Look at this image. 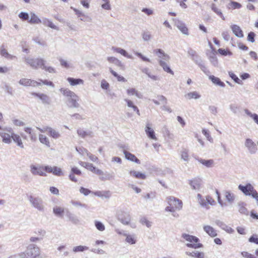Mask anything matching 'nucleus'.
I'll list each match as a JSON object with an SVG mask.
<instances>
[{
  "label": "nucleus",
  "mask_w": 258,
  "mask_h": 258,
  "mask_svg": "<svg viewBox=\"0 0 258 258\" xmlns=\"http://www.w3.org/2000/svg\"><path fill=\"white\" fill-rule=\"evenodd\" d=\"M19 255L21 258H43L39 247L34 244L28 245L26 250Z\"/></svg>",
  "instance_id": "obj_1"
},
{
  "label": "nucleus",
  "mask_w": 258,
  "mask_h": 258,
  "mask_svg": "<svg viewBox=\"0 0 258 258\" xmlns=\"http://www.w3.org/2000/svg\"><path fill=\"white\" fill-rule=\"evenodd\" d=\"M238 188L245 196L251 197L255 200L257 205H258V192L251 183H247L245 185L239 184Z\"/></svg>",
  "instance_id": "obj_2"
},
{
  "label": "nucleus",
  "mask_w": 258,
  "mask_h": 258,
  "mask_svg": "<svg viewBox=\"0 0 258 258\" xmlns=\"http://www.w3.org/2000/svg\"><path fill=\"white\" fill-rule=\"evenodd\" d=\"M168 206L165 208V211L174 213L176 210L179 211L182 208V202L181 200L174 197H169L167 198Z\"/></svg>",
  "instance_id": "obj_3"
},
{
  "label": "nucleus",
  "mask_w": 258,
  "mask_h": 258,
  "mask_svg": "<svg viewBox=\"0 0 258 258\" xmlns=\"http://www.w3.org/2000/svg\"><path fill=\"white\" fill-rule=\"evenodd\" d=\"M181 237L188 242V243L186 244V245L188 247L197 249L203 247V244L202 243H198L200 240L196 236L186 233H183L181 235Z\"/></svg>",
  "instance_id": "obj_4"
},
{
  "label": "nucleus",
  "mask_w": 258,
  "mask_h": 258,
  "mask_svg": "<svg viewBox=\"0 0 258 258\" xmlns=\"http://www.w3.org/2000/svg\"><path fill=\"white\" fill-rule=\"evenodd\" d=\"M28 199L31 205L33 208L40 212H43L44 211L45 207L43 204V202L41 198L30 196Z\"/></svg>",
  "instance_id": "obj_5"
},
{
  "label": "nucleus",
  "mask_w": 258,
  "mask_h": 258,
  "mask_svg": "<svg viewBox=\"0 0 258 258\" xmlns=\"http://www.w3.org/2000/svg\"><path fill=\"white\" fill-rule=\"evenodd\" d=\"M24 59L25 62L34 69H38V68H40L41 66L43 65L44 61V59L40 58H33L25 57Z\"/></svg>",
  "instance_id": "obj_6"
},
{
  "label": "nucleus",
  "mask_w": 258,
  "mask_h": 258,
  "mask_svg": "<svg viewBox=\"0 0 258 258\" xmlns=\"http://www.w3.org/2000/svg\"><path fill=\"white\" fill-rule=\"evenodd\" d=\"M191 59L200 68L201 70L206 75H209L210 74V71L205 65L202 59L197 54L191 58Z\"/></svg>",
  "instance_id": "obj_7"
},
{
  "label": "nucleus",
  "mask_w": 258,
  "mask_h": 258,
  "mask_svg": "<svg viewBox=\"0 0 258 258\" xmlns=\"http://www.w3.org/2000/svg\"><path fill=\"white\" fill-rule=\"evenodd\" d=\"M118 220L124 225L129 224L131 216L128 212L124 211H119L117 213Z\"/></svg>",
  "instance_id": "obj_8"
},
{
  "label": "nucleus",
  "mask_w": 258,
  "mask_h": 258,
  "mask_svg": "<svg viewBox=\"0 0 258 258\" xmlns=\"http://www.w3.org/2000/svg\"><path fill=\"white\" fill-rule=\"evenodd\" d=\"M244 146L247 148L248 152L251 154H254L257 151V149L256 144L250 139H246Z\"/></svg>",
  "instance_id": "obj_9"
},
{
  "label": "nucleus",
  "mask_w": 258,
  "mask_h": 258,
  "mask_svg": "<svg viewBox=\"0 0 258 258\" xmlns=\"http://www.w3.org/2000/svg\"><path fill=\"white\" fill-rule=\"evenodd\" d=\"M5 130H6L8 133L11 134L12 139L13 140L14 142L17 143L18 146L21 148H24V145L19 135L14 133L11 127H6Z\"/></svg>",
  "instance_id": "obj_10"
},
{
  "label": "nucleus",
  "mask_w": 258,
  "mask_h": 258,
  "mask_svg": "<svg viewBox=\"0 0 258 258\" xmlns=\"http://www.w3.org/2000/svg\"><path fill=\"white\" fill-rule=\"evenodd\" d=\"M19 83L20 85L25 87H36L41 86V83L33 80L28 79L26 78H22L20 79L19 81Z\"/></svg>",
  "instance_id": "obj_11"
},
{
  "label": "nucleus",
  "mask_w": 258,
  "mask_h": 258,
  "mask_svg": "<svg viewBox=\"0 0 258 258\" xmlns=\"http://www.w3.org/2000/svg\"><path fill=\"white\" fill-rule=\"evenodd\" d=\"M30 172L33 175H39L41 176H46V174L43 170V166H35L34 165H31Z\"/></svg>",
  "instance_id": "obj_12"
},
{
  "label": "nucleus",
  "mask_w": 258,
  "mask_h": 258,
  "mask_svg": "<svg viewBox=\"0 0 258 258\" xmlns=\"http://www.w3.org/2000/svg\"><path fill=\"white\" fill-rule=\"evenodd\" d=\"M74 11L75 14L78 16V17L80 18V20L84 22H91L92 21V18L85 14L84 13H83L81 11H80L76 8H74L73 7L71 8Z\"/></svg>",
  "instance_id": "obj_13"
},
{
  "label": "nucleus",
  "mask_w": 258,
  "mask_h": 258,
  "mask_svg": "<svg viewBox=\"0 0 258 258\" xmlns=\"http://www.w3.org/2000/svg\"><path fill=\"white\" fill-rule=\"evenodd\" d=\"M145 131L147 137L152 140H157V138L156 137L155 133L154 130L152 128V124L149 123H146V126L145 127Z\"/></svg>",
  "instance_id": "obj_14"
},
{
  "label": "nucleus",
  "mask_w": 258,
  "mask_h": 258,
  "mask_svg": "<svg viewBox=\"0 0 258 258\" xmlns=\"http://www.w3.org/2000/svg\"><path fill=\"white\" fill-rule=\"evenodd\" d=\"M202 179L199 177H195L188 180V183L194 190H199L201 187Z\"/></svg>",
  "instance_id": "obj_15"
},
{
  "label": "nucleus",
  "mask_w": 258,
  "mask_h": 258,
  "mask_svg": "<svg viewBox=\"0 0 258 258\" xmlns=\"http://www.w3.org/2000/svg\"><path fill=\"white\" fill-rule=\"evenodd\" d=\"M175 25L181 31V32L186 35H188V30L185 24L179 20H175Z\"/></svg>",
  "instance_id": "obj_16"
},
{
  "label": "nucleus",
  "mask_w": 258,
  "mask_h": 258,
  "mask_svg": "<svg viewBox=\"0 0 258 258\" xmlns=\"http://www.w3.org/2000/svg\"><path fill=\"white\" fill-rule=\"evenodd\" d=\"M32 95L34 96L38 97L42 101V103L49 105L51 103L50 97L43 93H32Z\"/></svg>",
  "instance_id": "obj_17"
},
{
  "label": "nucleus",
  "mask_w": 258,
  "mask_h": 258,
  "mask_svg": "<svg viewBox=\"0 0 258 258\" xmlns=\"http://www.w3.org/2000/svg\"><path fill=\"white\" fill-rule=\"evenodd\" d=\"M79 100L78 96L76 94L75 97H72L68 98L67 105L69 108H78L80 106L78 103Z\"/></svg>",
  "instance_id": "obj_18"
},
{
  "label": "nucleus",
  "mask_w": 258,
  "mask_h": 258,
  "mask_svg": "<svg viewBox=\"0 0 258 258\" xmlns=\"http://www.w3.org/2000/svg\"><path fill=\"white\" fill-rule=\"evenodd\" d=\"M209 44H210L211 48H212V51L209 55V60H210L211 63L214 66L217 67V66H218V61L217 57L216 55V51H215V50L213 48L212 45L210 42H209Z\"/></svg>",
  "instance_id": "obj_19"
},
{
  "label": "nucleus",
  "mask_w": 258,
  "mask_h": 258,
  "mask_svg": "<svg viewBox=\"0 0 258 258\" xmlns=\"http://www.w3.org/2000/svg\"><path fill=\"white\" fill-rule=\"evenodd\" d=\"M154 52L157 55L160 59L165 61H169L170 57L168 54L165 53L161 49H157L154 50Z\"/></svg>",
  "instance_id": "obj_20"
},
{
  "label": "nucleus",
  "mask_w": 258,
  "mask_h": 258,
  "mask_svg": "<svg viewBox=\"0 0 258 258\" xmlns=\"http://www.w3.org/2000/svg\"><path fill=\"white\" fill-rule=\"evenodd\" d=\"M123 153L127 160L134 162L137 164H140V161L134 154L130 153L125 149H123Z\"/></svg>",
  "instance_id": "obj_21"
},
{
  "label": "nucleus",
  "mask_w": 258,
  "mask_h": 258,
  "mask_svg": "<svg viewBox=\"0 0 258 258\" xmlns=\"http://www.w3.org/2000/svg\"><path fill=\"white\" fill-rule=\"evenodd\" d=\"M231 30L234 35L239 38L243 37V31L240 27L237 25H232L231 26Z\"/></svg>",
  "instance_id": "obj_22"
},
{
  "label": "nucleus",
  "mask_w": 258,
  "mask_h": 258,
  "mask_svg": "<svg viewBox=\"0 0 258 258\" xmlns=\"http://www.w3.org/2000/svg\"><path fill=\"white\" fill-rule=\"evenodd\" d=\"M203 229L210 236L212 237H216L217 235V231L213 227L209 225H205L203 227Z\"/></svg>",
  "instance_id": "obj_23"
},
{
  "label": "nucleus",
  "mask_w": 258,
  "mask_h": 258,
  "mask_svg": "<svg viewBox=\"0 0 258 258\" xmlns=\"http://www.w3.org/2000/svg\"><path fill=\"white\" fill-rule=\"evenodd\" d=\"M0 54L4 57L11 60L16 57V56L10 54L5 48L3 45L0 47Z\"/></svg>",
  "instance_id": "obj_24"
},
{
  "label": "nucleus",
  "mask_w": 258,
  "mask_h": 258,
  "mask_svg": "<svg viewBox=\"0 0 258 258\" xmlns=\"http://www.w3.org/2000/svg\"><path fill=\"white\" fill-rule=\"evenodd\" d=\"M166 61L163 60L162 59H159L158 62L159 65L163 68V70L168 73L171 75L174 74V72L172 71V70L170 69L169 66L167 64V63L166 62Z\"/></svg>",
  "instance_id": "obj_25"
},
{
  "label": "nucleus",
  "mask_w": 258,
  "mask_h": 258,
  "mask_svg": "<svg viewBox=\"0 0 258 258\" xmlns=\"http://www.w3.org/2000/svg\"><path fill=\"white\" fill-rule=\"evenodd\" d=\"M107 59L109 62L113 63L115 66L120 67L121 69H123L124 68V66L123 63H122L121 61L117 58L113 56H110L108 57Z\"/></svg>",
  "instance_id": "obj_26"
},
{
  "label": "nucleus",
  "mask_w": 258,
  "mask_h": 258,
  "mask_svg": "<svg viewBox=\"0 0 258 258\" xmlns=\"http://www.w3.org/2000/svg\"><path fill=\"white\" fill-rule=\"evenodd\" d=\"M209 79L212 82L213 84L217 86H219L221 87H224L225 85L224 82L221 81V80L213 75H208Z\"/></svg>",
  "instance_id": "obj_27"
},
{
  "label": "nucleus",
  "mask_w": 258,
  "mask_h": 258,
  "mask_svg": "<svg viewBox=\"0 0 258 258\" xmlns=\"http://www.w3.org/2000/svg\"><path fill=\"white\" fill-rule=\"evenodd\" d=\"M66 216L68 218L69 220L74 224L77 225L79 223V220L78 217L69 211H67Z\"/></svg>",
  "instance_id": "obj_28"
},
{
  "label": "nucleus",
  "mask_w": 258,
  "mask_h": 258,
  "mask_svg": "<svg viewBox=\"0 0 258 258\" xmlns=\"http://www.w3.org/2000/svg\"><path fill=\"white\" fill-rule=\"evenodd\" d=\"M0 136L3 139V142L6 144H10L11 142V134L7 133L3 131L0 132Z\"/></svg>",
  "instance_id": "obj_29"
},
{
  "label": "nucleus",
  "mask_w": 258,
  "mask_h": 258,
  "mask_svg": "<svg viewBox=\"0 0 258 258\" xmlns=\"http://www.w3.org/2000/svg\"><path fill=\"white\" fill-rule=\"evenodd\" d=\"M77 134L82 138H85L86 137H92L93 132L91 131H84L82 128H79L77 130Z\"/></svg>",
  "instance_id": "obj_30"
},
{
  "label": "nucleus",
  "mask_w": 258,
  "mask_h": 258,
  "mask_svg": "<svg viewBox=\"0 0 258 258\" xmlns=\"http://www.w3.org/2000/svg\"><path fill=\"white\" fill-rule=\"evenodd\" d=\"M184 97L188 100H190L191 99H198L201 98V95L197 91H194L185 94Z\"/></svg>",
  "instance_id": "obj_31"
},
{
  "label": "nucleus",
  "mask_w": 258,
  "mask_h": 258,
  "mask_svg": "<svg viewBox=\"0 0 258 258\" xmlns=\"http://www.w3.org/2000/svg\"><path fill=\"white\" fill-rule=\"evenodd\" d=\"M30 15V19H29L28 23L30 24L41 23V20L34 13L31 12Z\"/></svg>",
  "instance_id": "obj_32"
},
{
  "label": "nucleus",
  "mask_w": 258,
  "mask_h": 258,
  "mask_svg": "<svg viewBox=\"0 0 258 258\" xmlns=\"http://www.w3.org/2000/svg\"><path fill=\"white\" fill-rule=\"evenodd\" d=\"M67 81L72 86H76L77 85H83L84 81L81 79H75L71 77L67 78Z\"/></svg>",
  "instance_id": "obj_33"
},
{
  "label": "nucleus",
  "mask_w": 258,
  "mask_h": 258,
  "mask_svg": "<svg viewBox=\"0 0 258 258\" xmlns=\"http://www.w3.org/2000/svg\"><path fill=\"white\" fill-rule=\"evenodd\" d=\"M59 91L63 96L68 97V98L76 96V94L69 89L61 88L59 89Z\"/></svg>",
  "instance_id": "obj_34"
},
{
  "label": "nucleus",
  "mask_w": 258,
  "mask_h": 258,
  "mask_svg": "<svg viewBox=\"0 0 258 258\" xmlns=\"http://www.w3.org/2000/svg\"><path fill=\"white\" fill-rule=\"evenodd\" d=\"M129 173L131 176H132L137 179H145L146 178V176L144 173L139 171L131 170Z\"/></svg>",
  "instance_id": "obj_35"
},
{
  "label": "nucleus",
  "mask_w": 258,
  "mask_h": 258,
  "mask_svg": "<svg viewBox=\"0 0 258 258\" xmlns=\"http://www.w3.org/2000/svg\"><path fill=\"white\" fill-rule=\"evenodd\" d=\"M41 23L46 26H48L52 29L58 30V28L55 26L50 20L47 18H43L41 20Z\"/></svg>",
  "instance_id": "obj_36"
},
{
  "label": "nucleus",
  "mask_w": 258,
  "mask_h": 258,
  "mask_svg": "<svg viewBox=\"0 0 258 258\" xmlns=\"http://www.w3.org/2000/svg\"><path fill=\"white\" fill-rule=\"evenodd\" d=\"M112 49L113 50L116 52L121 54L123 56L128 58H132V56L130 54H128V53L123 49L120 47H112Z\"/></svg>",
  "instance_id": "obj_37"
},
{
  "label": "nucleus",
  "mask_w": 258,
  "mask_h": 258,
  "mask_svg": "<svg viewBox=\"0 0 258 258\" xmlns=\"http://www.w3.org/2000/svg\"><path fill=\"white\" fill-rule=\"evenodd\" d=\"M124 100L127 103V106L128 107L132 108L133 109V110L134 111H135L138 115H140L139 109H138V108L137 106L134 105V104L132 101L128 99H124Z\"/></svg>",
  "instance_id": "obj_38"
},
{
  "label": "nucleus",
  "mask_w": 258,
  "mask_h": 258,
  "mask_svg": "<svg viewBox=\"0 0 258 258\" xmlns=\"http://www.w3.org/2000/svg\"><path fill=\"white\" fill-rule=\"evenodd\" d=\"M246 205V204L243 202H239L238 203V206L239 207L238 211L241 214L247 215L248 214V212L247 209L245 207Z\"/></svg>",
  "instance_id": "obj_39"
},
{
  "label": "nucleus",
  "mask_w": 258,
  "mask_h": 258,
  "mask_svg": "<svg viewBox=\"0 0 258 258\" xmlns=\"http://www.w3.org/2000/svg\"><path fill=\"white\" fill-rule=\"evenodd\" d=\"M197 160L201 164L207 167H211L214 164V160L212 159L205 160L203 159H197Z\"/></svg>",
  "instance_id": "obj_40"
},
{
  "label": "nucleus",
  "mask_w": 258,
  "mask_h": 258,
  "mask_svg": "<svg viewBox=\"0 0 258 258\" xmlns=\"http://www.w3.org/2000/svg\"><path fill=\"white\" fill-rule=\"evenodd\" d=\"M64 212V208L56 206L53 209V213L58 217H62Z\"/></svg>",
  "instance_id": "obj_41"
},
{
  "label": "nucleus",
  "mask_w": 258,
  "mask_h": 258,
  "mask_svg": "<svg viewBox=\"0 0 258 258\" xmlns=\"http://www.w3.org/2000/svg\"><path fill=\"white\" fill-rule=\"evenodd\" d=\"M211 8L212 10L217 15H218L220 18L223 20H225V17L223 16L221 11L220 9L218 8L215 4H212L211 6Z\"/></svg>",
  "instance_id": "obj_42"
},
{
  "label": "nucleus",
  "mask_w": 258,
  "mask_h": 258,
  "mask_svg": "<svg viewBox=\"0 0 258 258\" xmlns=\"http://www.w3.org/2000/svg\"><path fill=\"white\" fill-rule=\"evenodd\" d=\"M186 254L188 256L196 258H204L205 256L203 252L197 251H194L191 252L187 251L186 252Z\"/></svg>",
  "instance_id": "obj_43"
},
{
  "label": "nucleus",
  "mask_w": 258,
  "mask_h": 258,
  "mask_svg": "<svg viewBox=\"0 0 258 258\" xmlns=\"http://www.w3.org/2000/svg\"><path fill=\"white\" fill-rule=\"evenodd\" d=\"M181 159L186 163H188L189 160L188 151L186 149H183L180 152Z\"/></svg>",
  "instance_id": "obj_44"
},
{
  "label": "nucleus",
  "mask_w": 258,
  "mask_h": 258,
  "mask_svg": "<svg viewBox=\"0 0 258 258\" xmlns=\"http://www.w3.org/2000/svg\"><path fill=\"white\" fill-rule=\"evenodd\" d=\"M48 135L54 139H57L60 137V133L57 131L52 128V127L49 128Z\"/></svg>",
  "instance_id": "obj_45"
},
{
  "label": "nucleus",
  "mask_w": 258,
  "mask_h": 258,
  "mask_svg": "<svg viewBox=\"0 0 258 258\" xmlns=\"http://www.w3.org/2000/svg\"><path fill=\"white\" fill-rule=\"evenodd\" d=\"M241 7L242 6L240 3L234 1H231L227 6L228 9H239L241 8Z\"/></svg>",
  "instance_id": "obj_46"
},
{
  "label": "nucleus",
  "mask_w": 258,
  "mask_h": 258,
  "mask_svg": "<svg viewBox=\"0 0 258 258\" xmlns=\"http://www.w3.org/2000/svg\"><path fill=\"white\" fill-rule=\"evenodd\" d=\"M229 108L234 114H237L240 112V107L236 103H231L229 105Z\"/></svg>",
  "instance_id": "obj_47"
},
{
  "label": "nucleus",
  "mask_w": 258,
  "mask_h": 258,
  "mask_svg": "<svg viewBox=\"0 0 258 258\" xmlns=\"http://www.w3.org/2000/svg\"><path fill=\"white\" fill-rule=\"evenodd\" d=\"M244 112L245 114H246L248 116L250 117L253 121L258 124V115L256 113H251L249 110L247 109H244Z\"/></svg>",
  "instance_id": "obj_48"
},
{
  "label": "nucleus",
  "mask_w": 258,
  "mask_h": 258,
  "mask_svg": "<svg viewBox=\"0 0 258 258\" xmlns=\"http://www.w3.org/2000/svg\"><path fill=\"white\" fill-rule=\"evenodd\" d=\"M39 139L40 142L43 144L47 146V147H50V142L49 139L47 137H46L45 135L42 134H40L39 135Z\"/></svg>",
  "instance_id": "obj_49"
},
{
  "label": "nucleus",
  "mask_w": 258,
  "mask_h": 258,
  "mask_svg": "<svg viewBox=\"0 0 258 258\" xmlns=\"http://www.w3.org/2000/svg\"><path fill=\"white\" fill-rule=\"evenodd\" d=\"M225 198H226L227 201L229 203H231L233 202V201L235 200V196H234V195L232 194V193H231L229 191H225Z\"/></svg>",
  "instance_id": "obj_50"
},
{
  "label": "nucleus",
  "mask_w": 258,
  "mask_h": 258,
  "mask_svg": "<svg viewBox=\"0 0 258 258\" xmlns=\"http://www.w3.org/2000/svg\"><path fill=\"white\" fill-rule=\"evenodd\" d=\"M89 247L86 246L79 245L74 247L73 250L75 252H82L88 250Z\"/></svg>",
  "instance_id": "obj_51"
},
{
  "label": "nucleus",
  "mask_w": 258,
  "mask_h": 258,
  "mask_svg": "<svg viewBox=\"0 0 258 258\" xmlns=\"http://www.w3.org/2000/svg\"><path fill=\"white\" fill-rule=\"evenodd\" d=\"M45 61L44 60L43 65L41 66V69L43 70H45L46 71L50 73H55V69L51 67H46L45 66Z\"/></svg>",
  "instance_id": "obj_52"
},
{
  "label": "nucleus",
  "mask_w": 258,
  "mask_h": 258,
  "mask_svg": "<svg viewBox=\"0 0 258 258\" xmlns=\"http://www.w3.org/2000/svg\"><path fill=\"white\" fill-rule=\"evenodd\" d=\"M197 198L198 200V202L199 204L202 206V207H206L207 206V203L206 201V199H204L202 198V196L200 194H198L197 195Z\"/></svg>",
  "instance_id": "obj_53"
},
{
  "label": "nucleus",
  "mask_w": 258,
  "mask_h": 258,
  "mask_svg": "<svg viewBox=\"0 0 258 258\" xmlns=\"http://www.w3.org/2000/svg\"><path fill=\"white\" fill-rule=\"evenodd\" d=\"M35 234L42 240L46 234V231L44 229H38L34 232Z\"/></svg>",
  "instance_id": "obj_54"
},
{
  "label": "nucleus",
  "mask_w": 258,
  "mask_h": 258,
  "mask_svg": "<svg viewBox=\"0 0 258 258\" xmlns=\"http://www.w3.org/2000/svg\"><path fill=\"white\" fill-rule=\"evenodd\" d=\"M229 75L235 83L240 85L242 84V81L240 80L233 73L229 72Z\"/></svg>",
  "instance_id": "obj_55"
},
{
  "label": "nucleus",
  "mask_w": 258,
  "mask_h": 258,
  "mask_svg": "<svg viewBox=\"0 0 258 258\" xmlns=\"http://www.w3.org/2000/svg\"><path fill=\"white\" fill-rule=\"evenodd\" d=\"M218 53H219L221 55L223 56H226V55H231L232 54V53L229 50L227 49H222V48H219L218 50Z\"/></svg>",
  "instance_id": "obj_56"
},
{
  "label": "nucleus",
  "mask_w": 258,
  "mask_h": 258,
  "mask_svg": "<svg viewBox=\"0 0 258 258\" xmlns=\"http://www.w3.org/2000/svg\"><path fill=\"white\" fill-rule=\"evenodd\" d=\"M95 225L96 228L100 231H103L105 230L104 224L100 221H96L95 222Z\"/></svg>",
  "instance_id": "obj_57"
},
{
  "label": "nucleus",
  "mask_w": 258,
  "mask_h": 258,
  "mask_svg": "<svg viewBox=\"0 0 258 258\" xmlns=\"http://www.w3.org/2000/svg\"><path fill=\"white\" fill-rule=\"evenodd\" d=\"M19 17L23 21H29V14L26 12H21L19 14Z\"/></svg>",
  "instance_id": "obj_58"
},
{
  "label": "nucleus",
  "mask_w": 258,
  "mask_h": 258,
  "mask_svg": "<svg viewBox=\"0 0 258 258\" xmlns=\"http://www.w3.org/2000/svg\"><path fill=\"white\" fill-rule=\"evenodd\" d=\"M52 173L56 176H61L62 175L61 169L57 167V166H53V172Z\"/></svg>",
  "instance_id": "obj_59"
},
{
  "label": "nucleus",
  "mask_w": 258,
  "mask_h": 258,
  "mask_svg": "<svg viewBox=\"0 0 258 258\" xmlns=\"http://www.w3.org/2000/svg\"><path fill=\"white\" fill-rule=\"evenodd\" d=\"M71 203L73 205L76 206V207H80L85 208H87V205L86 204H82L81 202H78V201H71Z\"/></svg>",
  "instance_id": "obj_60"
},
{
  "label": "nucleus",
  "mask_w": 258,
  "mask_h": 258,
  "mask_svg": "<svg viewBox=\"0 0 258 258\" xmlns=\"http://www.w3.org/2000/svg\"><path fill=\"white\" fill-rule=\"evenodd\" d=\"M152 38V36L149 32H144L142 34V38L145 41L150 40Z\"/></svg>",
  "instance_id": "obj_61"
},
{
  "label": "nucleus",
  "mask_w": 258,
  "mask_h": 258,
  "mask_svg": "<svg viewBox=\"0 0 258 258\" xmlns=\"http://www.w3.org/2000/svg\"><path fill=\"white\" fill-rule=\"evenodd\" d=\"M39 81H40L39 82L41 83V85L42 84H43V85H45L47 86H51L52 88L54 87V85L51 81H48L47 80H42L41 79H39Z\"/></svg>",
  "instance_id": "obj_62"
},
{
  "label": "nucleus",
  "mask_w": 258,
  "mask_h": 258,
  "mask_svg": "<svg viewBox=\"0 0 258 258\" xmlns=\"http://www.w3.org/2000/svg\"><path fill=\"white\" fill-rule=\"evenodd\" d=\"M124 235L126 236L125 241L127 242H128L131 244H133L136 243V240H135L134 238L132 236H131L129 235H126V234H124Z\"/></svg>",
  "instance_id": "obj_63"
},
{
  "label": "nucleus",
  "mask_w": 258,
  "mask_h": 258,
  "mask_svg": "<svg viewBox=\"0 0 258 258\" xmlns=\"http://www.w3.org/2000/svg\"><path fill=\"white\" fill-rule=\"evenodd\" d=\"M248 241L251 243H254L258 244V238L256 235H253L250 236L248 239Z\"/></svg>",
  "instance_id": "obj_64"
}]
</instances>
